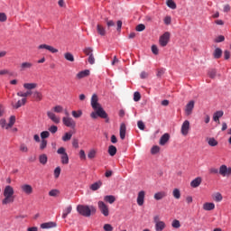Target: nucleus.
<instances>
[{
    "mask_svg": "<svg viewBox=\"0 0 231 231\" xmlns=\"http://www.w3.org/2000/svg\"><path fill=\"white\" fill-rule=\"evenodd\" d=\"M77 212L83 217H91V215L97 214V208L88 205H78Z\"/></svg>",
    "mask_w": 231,
    "mask_h": 231,
    "instance_id": "obj_1",
    "label": "nucleus"
},
{
    "mask_svg": "<svg viewBox=\"0 0 231 231\" xmlns=\"http://www.w3.org/2000/svg\"><path fill=\"white\" fill-rule=\"evenodd\" d=\"M14 187L7 185L4 189V199L2 200V205H10L15 201V196H14Z\"/></svg>",
    "mask_w": 231,
    "mask_h": 231,
    "instance_id": "obj_2",
    "label": "nucleus"
},
{
    "mask_svg": "<svg viewBox=\"0 0 231 231\" xmlns=\"http://www.w3.org/2000/svg\"><path fill=\"white\" fill-rule=\"evenodd\" d=\"M95 112H92L90 114L91 118H93L94 120H97V118H98V116L100 118H105L106 122H109V117H107V113L104 111V109H94Z\"/></svg>",
    "mask_w": 231,
    "mask_h": 231,
    "instance_id": "obj_3",
    "label": "nucleus"
},
{
    "mask_svg": "<svg viewBox=\"0 0 231 231\" xmlns=\"http://www.w3.org/2000/svg\"><path fill=\"white\" fill-rule=\"evenodd\" d=\"M57 152L60 154V162L62 165H68V163H69V156H68V152H66V148L60 147Z\"/></svg>",
    "mask_w": 231,
    "mask_h": 231,
    "instance_id": "obj_4",
    "label": "nucleus"
},
{
    "mask_svg": "<svg viewBox=\"0 0 231 231\" xmlns=\"http://www.w3.org/2000/svg\"><path fill=\"white\" fill-rule=\"evenodd\" d=\"M97 207L101 214L105 217H107L109 216V206L106 204L104 201H98L97 202Z\"/></svg>",
    "mask_w": 231,
    "mask_h": 231,
    "instance_id": "obj_5",
    "label": "nucleus"
},
{
    "mask_svg": "<svg viewBox=\"0 0 231 231\" xmlns=\"http://www.w3.org/2000/svg\"><path fill=\"white\" fill-rule=\"evenodd\" d=\"M169 41H171V32H164L159 39V44L162 47L165 48L167 44H169Z\"/></svg>",
    "mask_w": 231,
    "mask_h": 231,
    "instance_id": "obj_6",
    "label": "nucleus"
},
{
    "mask_svg": "<svg viewBox=\"0 0 231 231\" xmlns=\"http://www.w3.org/2000/svg\"><path fill=\"white\" fill-rule=\"evenodd\" d=\"M218 174H220V176H223V178H228L229 176H231V167H227L226 165L222 164L219 167Z\"/></svg>",
    "mask_w": 231,
    "mask_h": 231,
    "instance_id": "obj_7",
    "label": "nucleus"
},
{
    "mask_svg": "<svg viewBox=\"0 0 231 231\" xmlns=\"http://www.w3.org/2000/svg\"><path fill=\"white\" fill-rule=\"evenodd\" d=\"M62 122L66 127H69L70 129H75V127H77V122L69 116H64Z\"/></svg>",
    "mask_w": 231,
    "mask_h": 231,
    "instance_id": "obj_8",
    "label": "nucleus"
},
{
    "mask_svg": "<svg viewBox=\"0 0 231 231\" xmlns=\"http://www.w3.org/2000/svg\"><path fill=\"white\" fill-rule=\"evenodd\" d=\"M156 231H163L165 229V222L160 220V216L153 217Z\"/></svg>",
    "mask_w": 231,
    "mask_h": 231,
    "instance_id": "obj_9",
    "label": "nucleus"
},
{
    "mask_svg": "<svg viewBox=\"0 0 231 231\" xmlns=\"http://www.w3.org/2000/svg\"><path fill=\"white\" fill-rule=\"evenodd\" d=\"M91 106L92 109H104L102 106L98 104V96H97V94L92 95Z\"/></svg>",
    "mask_w": 231,
    "mask_h": 231,
    "instance_id": "obj_10",
    "label": "nucleus"
},
{
    "mask_svg": "<svg viewBox=\"0 0 231 231\" xmlns=\"http://www.w3.org/2000/svg\"><path fill=\"white\" fill-rule=\"evenodd\" d=\"M33 68V63L30 62V61H24V62H22L20 65H19V70L21 72L23 71H28V69H32Z\"/></svg>",
    "mask_w": 231,
    "mask_h": 231,
    "instance_id": "obj_11",
    "label": "nucleus"
},
{
    "mask_svg": "<svg viewBox=\"0 0 231 231\" xmlns=\"http://www.w3.org/2000/svg\"><path fill=\"white\" fill-rule=\"evenodd\" d=\"M194 100H190L185 106V115L186 116H190L192 115V111H194Z\"/></svg>",
    "mask_w": 231,
    "mask_h": 231,
    "instance_id": "obj_12",
    "label": "nucleus"
},
{
    "mask_svg": "<svg viewBox=\"0 0 231 231\" xmlns=\"http://www.w3.org/2000/svg\"><path fill=\"white\" fill-rule=\"evenodd\" d=\"M189 129H190V122H189V120L184 121L180 129L181 134H183V136H187L189 134Z\"/></svg>",
    "mask_w": 231,
    "mask_h": 231,
    "instance_id": "obj_13",
    "label": "nucleus"
},
{
    "mask_svg": "<svg viewBox=\"0 0 231 231\" xmlns=\"http://www.w3.org/2000/svg\"><path fill=\"white\" fill-rule=\"evenodd\" d=\"M38 50H47L51 53H58L59 50L55 49L53 46L48 44H41L38 46Z\"/></svg>",
    "mask_w": 231,
    "mask_h": 231,
    "instance_id": "obj_14",
    "label": "nucleus"
},
{
    "mask_svg": "<svg viewBox=\"0 0 231 231\" xmlns=\"http://www.w3.org/2000/svg\"><path fill=\"white\" fill-rule=\"evenodd\" d=\"M21 189L22 191H23L24 194H27V196L33 194V188L32 187V185L23 184L21 186Z\"/></svg>",
    "mask_w": 231,
    "mask_h": 231,
    "instance_id": "obj_15",
    "label": "nucleus"
},
{
    "mask_svg": "<svg viewBox=\"0 0 231 231\" xmlns=\"http://www.w3.org/2000/svg\"><path fill=\"white\" fill-rule=\"evenodd\" d=\"M145 201V192L143 190H141L138 192L137 195V205H139V207L143 206V203Z\"/></svg>",
    "mask_w": 231,
    "mask_h": 231,
    "instance_id": "obj_16",
    "label": "nucleus"
},
{
    "mask_svg": "<svg viewBox=\"0 0 231 231\" xmlns=\"http://www.w3.org/2000/svg\"><path fill=\"white\" fill-rule=\"evenodd\" d=\"M47 116L54 123L60 124V117H58L53 112H47Z\"/></svg>",
    "mask_w": 231,
    "mask_h": 231,
    "instance_id": "obj_17",
    "label": "nucleus"
},
{
    "mask_svg": "<svg viewBox=\"0 0 231 231\" xmlns=\"http://www.w3.org/2000/svg\"><path fill=\"white\" fill-rule=\"evenodd\" d=\"M201 177H197L190 182V187H192V189H198V187L201 185Z\"/></svg>",
    "mask_w": 231,
    "mask_h": 231,
    "instance_id": "obj_18",
    "label": "nucleus"
},
{
    "mask_svg": "<svg viewBox=\"0 0 231 231\" xmlns=\"http://www.w3.org/2000/svg\"><path fill=\"white\" fill-rule=\"evenodd\" d=\"M169 140H171V134L166 133L163 135H162L159 143L160 145H165L167 142H169Z\"/></svg>",
    "mask_w": 231,
    "mask_h": 231,
    "instance_id": "obj_19",
    "label": "nucleus"
},
{
    "mask_svg": "<svg viewBox=\"0 0 231 231\" xmlns=\"http://www.w3.org/2000/svg\"><path fill=\"white\" fill-rule=\"evenodd\" d=\"M126 131H127V128L125 126V124L122 123L120 125V131H119L121 140H125Z\"/></svg>",
    "mask_w": 231,
    "mask_h": 231,
    "instance_id": "obj_20",
    "label": "nucleus"
},
{
    "mask_svg": "<svg viewBox=\"0 0 231 231\" xmlns=\"http://www.w3.org/2000/svg\"><path fill=\"white\" fill-rule=\"evenodd\" d=\"M86 77H89V69L82 70L76 75V78L79 80H80L81 79H86Z\"/></svg>",
    "mask_w": 231,
    "mask_h": 231,
    "instance_id": "obj_21",
    "label": "nucleus"
},
{
    "mask_svg": "<svg viewBox=\"0 0 231 231\" xmlns=\"http://www.w3.org/2000/svg\"><path fill=\"white\" fill-rule=\"evenodd\" d=\"M97 32L98 35H101V37L106 36V27H104V25L101 23L97 24Z\"/></svg>",
    "mask_w": 231,
    "mask_h": 231,
    "instance_id": "obj_22",
    "label": "nucleus"
},
{
    "mask_svg": "<svg viewBox=\"0 0 231 231\" xmlns=\"http://www.w3.org/2000/svg\"><path fill=\"white\" fill-rule=\"evenodd\" d=\"M57 226V223L55 222H46L41 225V228L48 229V228H55Z\"/></svg>",
    "mask_w": 231,
    "mask_h": 231,
    "instance_id": "obj_23",
    "label": "nucleus"
},
{
    "mask_svg": "<svg viewBox=\"0 0 231 231\" xmlns=\"http://www.w3.org/2000/svg\"><path fill=\"white\" fill-rule=\"evenodd\" d=\"M225 115V113L222 110L217 111L213 115V120L214 122H217L219 124V119Z\"/></svg>",
    "mask_w": 231,
    "mask_h": 231,
    "instance_id": "obj_24",
    "label": "nucleus"
},
{
    "mask_svg": "<svg viewBox=\"0 0 231 231\" xmlns=\"http://www.w3.org/2000/svg\"><path fill=\"white\" fill-rule=\"evenodd\" d=\"M167 197V193L165 191H160L154 194L153 198L156 201H160V199H163V198Z\"/></svg>",
    "mask_w": 231,
    "mask_h": 231,
    "instance_id": "obj_25",
    "label": "nucleus"
},
{
    "mask_svg": "<svg viewBox=\"0 0 231 231\" xmlns=\"http://www.w3.org/2000/svg\"><path fill=\"white\" fill-rule=\"evenodd\" d=\"M216 208V205L212 202H206L203 204V209L204 210H214Z\"/></svg>",
    "mask_w": 231,
    "mask_h": 231,
    "instance_id": "obj_26",
    "label": "nucleus"
},
{
    "mask_svg": "<svg viewBox=\"0 0 231 231\" xmlns=\"http://www.w3.org/2000/svg\"><path fill=\"white\" fill-rule=\"evenodd\" d=\"M104 201L109 203L110 205H113V203L116 201V198H115V196L113 195H106L104 197Z\"/></svg>",
    "mask_w": 231,
    "mask_h": 231,
    "instance_id": "obj_27",
    "label": "nucleus"
},
{
    "mask_svg": "<svg viewBox=\"0 0 231 231\" xmlns=\"http://www.w3.org/2000/svg\"><path fill=\"white\" fill-rule=\"evenodd\" d=\"M32 98H34L36 102H41V100H42V93L37 90L32 92Z\"/></svg>",
    "mask_w": 231,
    "mask_h": 231,
    "instance_id": "obj_28",
    "label": "nucleus"
},
{
    "mask_svg": "<svg viewBox=\"0 0 231 231\" xmlns=\"http://www.w3.org/2000/svg\"><path fill=\"white\" fill-rule=\"evenodd\" d=\"M26 104V98H23L22 100H18L16 104H13L14 109H19V107H23Z\"/></svg>",
    "mask_w": 231,
    "mask_h": 231,
    "instance_id": "obj_29",
    "label": "nucleus"
},
{
    "mask_svg": "<svg viewBox=\"0 0 231 231\" xmlns=\"http://www.w3.org/2000/svg\"><path fill=\"white\" fill-rule=\"evenodd\" d=\"M222 55H223V50H221L220 48L215 49L213 52L214 59H221Z\"/></svg>",
    "mask_w": 231,
    "mask_h": 231,
    "instance_id": "obj_30",
    "label": "nucleus"
},
{
    "mask_svg": "<svg viewBox=\"0 0 231 231\" xmlns=\"http://www.w3.org/2000/svg\"><path fill=\"white\" fill-rule=\"evenodd\" d=\"M24 89H28V91H32V89H35L37 88V83H24Z\"/></svg>",
    "mask_w": 231,
    "mask_h": 231,
    "instance_id": "obj_31",
    "label": "nucleus"
},
{
    "mask_svg": "<svg viewBox=\"0 0 231 231\" xmlns=\"http://www.w3.org/2000/svg\"><path fill=\"white\" fill-rule=\"evenodd\" d=\"M208 143L210 147H217L219 143L217 142V140H216V138L210 137L208 139Z\"/></svg>",
    "mask_w": 231,
    "mask_h": 231,
    "instance_id": "obj_32",
    "label": "nucleus"
},
{
    "mask_svg": "<svg viewBox=\"0 0 231 231\" xmlns=\"http://www.w3.org/2000/svg\"><path fill=\"white\" fill-rule=\"evenodd\" d=\"M73 136V133L67 132L65 134L61 137L62 142H69Z\"/></svg>",
    "mask_w": 231,
    "mask_h": 231,
    "instance_id": "obj_33",
    "label": "nucleus"
},
{
    "mask_svg": "<svg viewBox=\"0 0 231 231\" xmlns=\"http://www.w3.org/2000/svg\"><path fill=\"white\" fill-rule=\"evenodd\" d=\"M71 210H73V208L71 206L67 207L64 210H63V214H62V218L66 219V217H68L69 214H71Z\"/></svg>",
    "mask_w": 231,
    "mask_h": 231,
    "instance_id": "obj_34",
    "label": "nucleus"
},
{
    "mask_svg": "<svg viewBox=\"0 0 231 231\" xmlns=\"http://www.w3.org/2000/svg\"><path fill=\"white\" fill-rule=\"evenodd\" d=\"M32 90H28L26 92L19 91L17 92V97H22L23 98H26V97H30V95H32Z\"/></svg>",
    "mask_w": 231,
    "mask_h": 231,
    "instance_id": "obj_35",
    "label": "nucleus"
},
{
    "mask_svg": "<svg viewBox=\"0 0 231 231\" xmlns=\"http://www.w3.org/2000/svg\"><path fill=\"white\" fill-rule=\"evenodd\" d=\"M39 162L42 165H46L48 163V156L46 154L40 155Z\"/></svg>",
    "mask_w": 231,
    "mask_h": 231,
    "instance_id": "obj_36",
    "label": "nucleus"
},
{
    "mask_svg": "<svg viewBox=\"0 0 231 231\" xmlns=\"http://www.w3.org/2000/svg\"><path fill=\"white\" fill-rule=\"evenodd\" d=\"M100 187H102V181H97V182L93 183L90 186V189L94 190V191L98 190V189H100Z\"/></svg>",
    "mask_w": 231,
    "mask_h": 231,
    "instance_id": "obj_37",
    "label": "nucleus"
},
{
    "mask_svg": "<svg viewBox=\"0 0 231 231\" xmlns=\"http://www.w3.org/2000/svg\"><path fill=\"white\" fill-rule=\"evenodd\" d=\"M64 57L66 60H69V62H75V57L70 52L65 53Z\"/></svg>",
    "mask_w": 231,
    "mask_h": 231,
    "instance_id": "obj_38",
    "label": "nucleus"
},
{
    "mask_svg": "<svg viewBox=\"0 0 231 231\" xmlns=\"http://www.w3.org/2000/svg\"><path fill=\"white\" fill-rule=\"evenodd\" d=\"M172 196L175 199H180L181 198V191L179 189H174L172 191Z\"/></svg>",
    "mask_w": 231,
    "mask_h": 231,
    "instance_id": "obj_39",
    "label": "nucleus"
},
{
    "mask_svg": "<svg viewBox=\"0 0 231 231\" xmlns=\"http://www.w3.org/2000/svg\"><path fill=\"white\" fill-rule=\"evenodd\" d=\"M116 146L115 145H110L108 147V154H110L111 156H115V154H116Z\"/></svg>",
    "mask_w": 231,
    "mask_h": 231,
    "instance_id": "obj_40",
    "label": "nucleus"
},
{
    "mask_svg": "<svg viewBox=\"0 0 231 231\" xmlns=\"http://www.w3.org/2000/svg\"><path fill=\"white\" fill-rule=\"evenodd\" d=\"M60 194V191L59 189H51L49 191V196L51 198H58V196Z\"/></svg>",
    "mask_w": 231,
    "mask_h": 231,
    "instance_id": "obj_41",
    "label": "nucleus"
},
{
    "mask_svg": "<svg viewBox=\"0 0 231 231\" xmlns=\"http://www.w3.org/2000/svg\"><path fill=\"white\" fill-rule=\"evenodd\" d=\"M208 75L209 79H216L217 75V71L214 69H211L208 70Z\"/></svg>",
    "mask_w": 231,
    "mask_h": 231,
    "instance_id": "obj_42",
    "label": "nucleus"
},
{
    "mask_svg": "<svg viewBox=\"0 0 231 231\" xmlns=\"http://www.w3.org/2000/svg\"><path fill=\"white\" fill-rule=\"evenodd\" d=\"M166 5L169 8H171V10H176V3L172 0H168L166 2Z\"/></svg>",
    "mask_w": 231,
    "mask_h": 231,
    "instance_id": "obj_43",
    "label": "nucleus"
},
{
    "mask_svg": "<svg viewBox=\"0 0 231 231\" xmlns=\"http://www.w3.org/2000/svg\"><path fill=\"white\" fill-rule=\"evenodd\" d=\"M83 53H85V55H88V57L93 55V48L91 47H86L84 50H83Z\"/></svg>",
    "mask_w": 231,
    "mask_h": 231,
    "instance_id": "obj_44",
    "label": "nucleus"
},
{
    "mask_svg": "<svg viewBox=\"0 0 231 231\" xmlns=\"http://www.w3.org/2000/svg\"><path fill=\"white\" fill-rule=\"evenodd\" d=\"M105 22L106 23L107 29L109 30L112 26H115V22L113 20H109V18L106 17Z\"/></svg>",
    "mask_w": 231,
    "mask_h": 231,
    "instance_id": "obj_45",
    "label": "nucleus"
},
{
    "mask_svg": "<svg viewBox=\"0 0 231 231\" xmlns=\"http://www.w3.org/2000/svg\"><path fill=\"white\" fill-rule=\"evenodd\" d=\"M213 199L217 202L223 201V196L221 195V193H216L213 196Z\"/></svg>",
    "mask_w": 231,
    "mask_h": 231,
    "instance_id": "obj_46",
    "label": "nucleus"
},
{
    "mask_svg": "<svg viewBox=\"0 0 231 231\" xmlns=\"http://www.w3.org/2000/svg\"><path fill=\"white\" fill-rule=\"evenodd\" d=\"M48 145V141H46V139H42L40 144V149L41 151H44V149H46Z\"/></svg>",
    "mask_w": 231,
    "mask_h": 231,
    "instance_id": "obj_47",
    "label": "nucleus"
},
{
    "mask_svg": "<svg viewBox=\"0 0 231 231\" xmlns=\"http://www.w3.org/2000/svg\"><path fill=\"white\" fill-rule=\"evenodd\" d=\"M72 116L74 118H80L82 116V110L72 111Z\"/></svg>",
    "mask_w": 231,
    "mask_h": 231,
    "instance_id": "obj_48",
    "label": "nucleus"
},
{
    "mask_svg": "<svg viewBox=\"0 0 231 231\" xmlns=\"http://www.w3.org/2000/svg\"><path fill=\"white\" fill-rule=\"evenodd\" d=\"M141 98H142V95L140 94V92H134V102H140Z\"/></svg>",
    "mask_w": 231,
    "mask_h": 231,
    "instance_id": "obj_49",
    "label": "nucleus"
},
{
    "mask_svg": "<svg viewBox=\"0 0 231 231\" xmlns=\"http://www.w3.org/2000/svg\"><path fill=\"white\" fill-rule=\"evenodd\" d=\"M41 138H42V140H46V138H50V132H48V131L42 132Z\"/></svg>",
    "mask_w": 231,
    "mask_h": 231,
    "instance_id": "obj_50",
    "label": "nucleus"
},
{
    "mask_svg": "<svg viewBox=\"0 0 231 231\" xmlns=\"http://www.w3.org/2000/svg\"><path fill=\"white\" fill-rule=\"evenodd\" d=\"M95 156H97V151L91 150L88 152V158H89V160H93V158H95Z\"/></svg>",
    "mask_w": 231,
    "mask_h": 231,
    "instance_id": "obj_51",
    "label": "nucleus"
},
{
    "mask_svg": "<svg viewBox=\"0 0 231 231\" xmlns=\"http://www.w3.org/2000/svg\"><path fill=\"white\" fill-rule=\"evenodd\" d=\"M171 226L173 228H180V226H181V224L180 223V220L175 219L172 221Z\"/></svg>",
    "mask_w": 231,
    "mask_h": 231,
    "instance_id": "obj_52",
    "label": "nucleus"
},
{
    "mask_svg": "<svg viewBox=\"0 0 231 231\" xmlns=\"http://www.w3.org/2000/svg\"><path fill=\"white\" fill-rule=\"evenodd\" d=\"M54 113H62L64 111V107L62 106H56L53 107Z\"/></svg>",
    "mask_w": 231,
    "mask_h": 231,
    "instance_id": "obj_53",
    "label": "nucleus"
},
{
    "mask_svg": "<svg viewBox=\"0 0 231 231\" xmlns=\"http://www.w3.org/2000/svg\"><path fill=\"white\" fill-rule=\"evenodd\" d=\"M151 152L152 154H158V152H160V146H152V148L151 149Z\"/></svg>",
    "mask_w": 231,
    "mask_h": 231,
    "instance_id": "obj_54",
    "label": "nucleus"
},
{
    "mask_svg": "<svg viewBox=\"0 0 231 231\" xmlns=\"http://www.w3.org/2000/svg\"><path fill=\"white\" fill-rule=\"evenodd\" d=\"M7 19L6 14L0 13V23H6Z\"/></svg>",
    "mask_w": 231,
    "mask_h": 231,
    "instance_id": "obj_55",
    "label": "nucleus"
},
{
    "mask_svg": "<svg viewBox=\"0 0 231 231\" xmlns=\"http://www.w3.org/2000/svg\"><path fill=\"white\" fill-rule=\"evenodd\" d=\"M137 127H138L141 131H144V130H145V124H143V121H138V122H137Z\"/></svg>",
    "mask_w": 231,
    "mask_h": 231,
    "instance_id": "obj_56",
    "label": "nucleus"
},
{
    "mask_svg": "<svg viewBox=\"0 0 231 231\" xmlns=\"http://www.w3.org/2000/svg\"><path fill=\"white\" fill-rule=\"evenodd\" d=\"M21 152H28V146L24 143L20 144Z\"/></svg>",
    "mask_w": 231,
    "mask_h": 231,
    "instance_id": "obj_57",
    "label": "nucleus"
},
{
    "mask_svg": "<svg viewBox=\"0 0 231 231\" xmlns=\"http://www.w3.org/2000/svg\"><path fill=\"white\" fill-rule=\"evenodd\" d=\"M49 131L52 134H55V133H57V131H59V127H57V125H51V127H49Z\"/></svg>",
    "mask_w": 231,
    "mask_h": 231,
    "instance_id": "obj_58",
    "label": "nucleus"
},
{
    "mask_svg": "<svg viewBox=\"0 0 231 231\" xmlns=\"http://www.w3.org/2000/svg\"><path fill=\"white\" fill-rule=\"evenodd\" d=\"M136 32H143L145 30V25L143 23H140L135 28Z\"/></svg>",
    "mask_w": 231,
    "mask_h": 231,
    "instance_id": "obj_59",
    "label": "nucleus"
},
{
    "mask_svg": "<svg viewBox=\"0 0 231 231\" xmlns=\"http://www.w3.org/2000/svg\"><path fill=\"white\" fill-rule=\"evenodd\" d=\"M59 176H60V166L56 167V169L54 170V177L57 179V178H59Z\"/></svg>",
    "mask_w": 231,
    "mask_h": 231,
    "instance_id": "obj_60",
    "label": "nucleus"
},
{
    "mask_svg": "<svg viewBox=\"0 0 231 231\" xmlns=\"http://www.w3.org/2000/svg\"><path fill=\"white\" fill-rule=\"evenodd\" d=\"M103 229L105 231H113V226H111L110 224H105Z\"/></svg>",
    "mask_w": 231,
    "mask_h": 231,
    "instance_id": "obj_61",
    "label": "nucleus"
},
{
    "mask_svg": "<svg viewBox=\"0 0 231 231\" xmlns=\"http://www.w3.org/2000/svg\"><path fill=\"white\" fill-rule=\"evenodd\" d=\"M15 124V116H11L9 118V126H14Z\"/></svg>",
    "mask_w": 231,
    "mask_h": 231,
    "instance_id": "obj_62",
    "label": "nucleus"
},
{
    "mask_svg": "<svg viewBox=\"0 0 231 231\" xmlns=\"http://www.w3.org/2000/svg\"><path fill=\"white\" fill-rule=\"evenodd\" d=\"M88 60L89 64L91 65L95 64V56L93 54H90V56H88Z\"/></svg>",
    "mask_w": 231,
    "mask_h": 231,
    "instance_id": "obj_63",
    "label": "nucleus"
},
{
    "mask_svg": "<svg viewBox=\"0 0 231 231\" xmlns=\"http://www.w3.org/2000/svg\"><path fill=\"white\" fill-rule=\"evenodd\" d=\"M152 51L153 55H158V53H159L158 46L152 45Z\"/></svg>",
    "mask_w": 231,
    "mask_h": 231,
    "instance_id": "obj_64",
    "label": "nucleus"
}]
</instances>
